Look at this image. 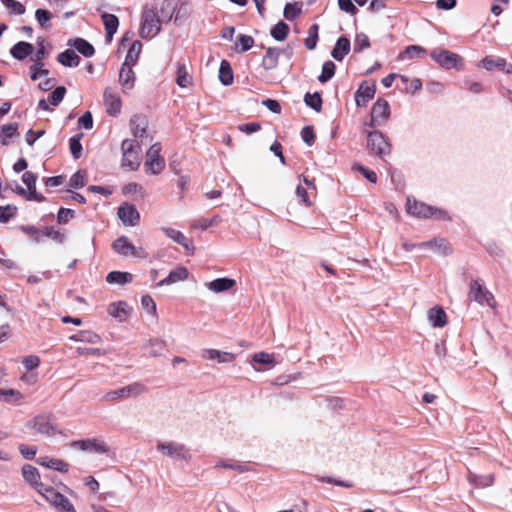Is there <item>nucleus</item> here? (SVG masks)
Returning <instances> with one entry per match:
<instances>
[{
    "instance_id": "obj_1",
    "label": "nucleus",
    "mask_w": 512,
    "mask_h": 512,
    "mask_svg": "<svg viewBox=\"0 0 512 512\" xmlns=\"http://www.w3.org/2000/svg\"><path fill=\"white\" fill-rule=\"evenodd\" d=\"M34 433L48 438H66V432L59 428L55 422V418L50 413H43L35 416L29 423Z\"/></svg>"
},
{
    "instance_id": "obj_2",
    "label": "nucleus",
    "mask_w": 512,
    "mask_h": 512,
    "mask_svg": "<svg viewBox=\"0 0 512 512\" xmlns=\"http://www.w3.org/2000/svg\"><path fill=\"white\" fill-rule=\"evenodd\" d=\"M161 31V20L156 8L145 6L141 14L139 35L143 39H152Z\"/></svg>"
},
{
    "instance_id": "obj_3",
    "label": "nucleus",
    "mask_w": 512,
    "mask_h": 512,
    "mask_svg": "<svg viewBox=\"0 0 512 512\" xmlns=\"http://www.w3.org/2000/svg\"><path fill=\"white\" fill-rule=\"evenodd\" d=\"M122 165L130 170H136L141 161V147L137 140L125 139L121 145Z\"/></svg>"
},
{
    "instance_id": "obj_4",
    "label": "nucleus",
    "mask_w": 512,
    "mask_h": 512,
    "mask_svg": "<svg viewBox=\"0 0 512 512\" xmlns=\"http://www.w3.org/2000/svg\"><path fill=\"white\" fill-rule=\"evenodd\" d=\"M145 386L141 383L135 382L127 386L107 391L103 395L105 402L123 401L129 398L137 397L145 392Z\"/></svg>"
},
{
    "instance_id": "obj_5",
    "label": "nucleus",
    "mask_w": 512,
    "mask_h": 512,
    "mask_svg": "<svg viewBox=\"0 0 512 512\" xmlns=\"http://www.w3.org/2000/svg\"><path fill=\"white\" fill-rule=\"evenodd\" d=\"M161 146L153 144L146 152L144 171L148 175H158L165 168V159L160 155Z\"/></svg>"
},
{
    "instance_id": "obj_6",
    "label": "nucleus",
    "mask_w": 512,
    "mask_h": 512,
    "mask_svg": "<svg viewBox=\"0 0 512 512\" xmlns=\"http://www.w3.org/2000/svg\"><path fill=\"white\" fill-rule=\"evenodd\" d=\"M41 495L52 506H54L58 512H77L69 499L55 490L53 487L47 486Z\"/></svg>"
},
{
    "instance_id": "obj_7",
    "label": "nucleus",
    "mask_w": 512,
    "mask_h": 512,
    "mask_svg": "<svg viewBox=\"0 0 512 512\" xmlns=\"http://www.w3.org/2000/svg\"><path fill=\"white\" fill-rule=\"evenodd\" d=\"M469 297L481 305H487L492 309L496 307V300L493 294L489 292L478 280L471 282Z\"/></svg>"
},
{
    "instance_id": "obj_8",
    "label": "nucleus",
    "mask_w": 512,
    "mask_h": 512,
    "mask_svg": "<svg viewBox=\"0 0 512 512\" xmlns=\"http://www.w3.org/2000/svg\"><path fill=\"white\" fill-rule=\"evenodd\" d=\"M115 252L124 257L146 258L147 253L144 248L134 246L127 237H120L112 245Z\"/></svg>"
},
{
    "instance_id": "obj_9",
    "label": "nucleus",
    "mask_w": 512,
    "mask_h": 512,
    "mask_svg": "<svg viewBox=\"0 0 512 512\" xmlns=\"http://www.w3.org/2000/svg\"><path fill=\"white\" fill-rule=\"evenodd\" d=\"M431 58L446 69L460 68L463 65V60L460 55L444 49L433 50L431 52Z\"/></svg>"
},
{
    "instance_id": "obj_10",
    "label": "nucleus",
    "mask_w": 512,
    "mask_h": 512,
    "mask_svg": "<svg viewBox=\"0 0 512 512\" xmlns=\"http://www.w3.org/2000/svg\"><path fill=\"white\" fill-rule=\"evenodd\" d=\"M36 176L32 172H25L22 176L23 183L27 186V189H24L20 186L16 188V192L23 196L26 200L29 201H43L44 197L37 193L36 191Z\"/></svg>"
},
{
    "instance_id": "obj_11",
    "label": "nucleus",
    "mask_w": 512,
    "mask_h": 512,
    "mask_svg": "<svg viewBox=\"0 0 512 512\" xmlns=\"http://www.w3.org/2000/svg\"><path fill=\"white\" fill-rule=\"evenodd\" d=\"M368 149L380 157H385L391 152V145L380 132H370L367 139Z\"/></svg>"
},
{
    "instance_id": "obj_12",
    "label": "nucleus",
    "mask_w": 512,
    "mask_h": 512,
    "mask_svg": "<svg viewBox=\"0 0 512 512\" xmlns=\"http://www.w3.org/2000/svg\"><path fill=\"white\" fill-rule=\"evenodd\" d=\"M103 102L108 115L116 117L121 113L122 100L118 93L110 88L105 89L103 94Z\"/></svg>"
},
{
    "instance_id": "obj_13",
    "label": "nucleus",
    "mask_w": 512,
    "mask_h": 512,
    "mask_svg": "<svg viewBox=\"0 0 512 512\" xmlns=\"http://www.w3.org/2000/svg\"><path fill=\"white\" fill-rule=\"evenodd\" d=\"M390 115L389 104L387 101L379 99L373 105L371 110L370 126L376 127L384 124Z\"/></svg>"
},
{
    "instance_id": "obj_14",
    "label": "nucleus",
    "mask_w": 512,
    "mask_h": 512,
    "mask_svg": "<svg viewBox=\"0 0 512 512\" xmlns=\"http://www.w3.org/2000/svg\"><path fill=\"white\" fill-rule=\"evenodd\" d=\"M70 446L80 451H93L100 454L107 453L109 450L105 442L97 439L76 440L73 441Z\"/></svg>"
},
{
    "instance_id": "obj_15",
    "label": "nucleus",
    "mask_w": 512,
    "mask_h": 512,
    "mask_svg": "<svg viewBox=\"0 0 512 512\" xmlns=\"http://www.w3.org/2000/svg\"><path fill=\"white\" fill-rule=\"evenodd\" d=\"M131 311V307L125 301L112 302L107 307L108 314L119 322L128 320Z\"/></svg>"
},
{
    "instance_id": "obj_16",
    "label": "nucleus",
    "mask_w": 512,
    "mask_h": 512,
    "mask_svg": "<svg viewBox=\"0 0 512 512\" xmlns=\"http://www.w3.org/2000/svg\"><path fill=\"white\" fill-rule=\"evenodd\" d=\"M22 475L26 482H28L36 491L41 494L47 485L40 481V474L37 468L32 465H24L22 468Z\"/></svg>"
},
{
    "instance_id": "obj_17",
    "label": "nucleus",
    "mask_w": 512,
    "mask_h": 512,
    "mask_svg": "<svg viewBox=\"0 0 512 512\" xmlns=\"http://www.w3.org/2000/svg\"><path fill=\"white\" fill-rule=\"evenodd\" d=\"M118 217L125 224L134 226L140 219L139 212L132 204L124 203L118 208Z\"/></svg>"
},
{
    "instance_id": "obj_18",
    "label": "nucleus",
    "mask_w": 512,
    "mask_h": 512,
    "mask_svg": "<svg viewBox=\"0 0 512 512\" xmlns=\"http://www.w3.org/2000/svg\"><path fill=\"white\" fill-rule=\"evenodd\" d=\"M37 463L40 466L58 471L60 473H67L70 469V465L68 462H66L63 459L55 457L41 456L37 459Z\"/></svg>"
},
{
    "instance_id": "obj_19",
    "label": "nucleus",
    "mask_w": 512,
    "mask_h": 512,
    "mask_svg": "<svg viewBox=\"0 0 512 512\" xmlns=\"http://www.w3.org/2000/svg\"><path fill=\"white\" fill-rule=\"evenodd\" d=\"M407 212L416 217H431L434 215L433 208L415 199H407Z\"/></svg>"
},
{
    "instance_id": "obj_20",
    "label": "nucleus",
    "mask_w": 512,
    "mask_h": 512,
    "mask_svg": "<svg viewBox=\"0 0 512 512\" xmlns=\"http://www.w3.org/2000/svg\"><path fill=\"white\" fill-rule=\"evenodd\" d=\"M376 92V86L374 83L363 82L356 94L355 103L357 106H365L369 100H371Z\"/></svg>"
},
{
    "instance_id": "obj_21",
    "label": "nucleus",
    "mask_w": 512,
    "mask_h": 512,
    "mask_svg": "<svg viewBox=\"0 0 512 512\" xmlns=\"http://www.w3.org/2000/svg\"><path fill=\"white\" fill-rule=\"evenodd\" d=\"M162 231L174 242L180 244L190 254L194 252L192 240L187 238L182 232L175 230L173 228H162Z\"/></svg>"
},
{
    "instance_id": "obj_22",
    "label": "nucleus",
    "mask_w": 512,
    "mask_h": 512,
    "mask_svg": "<svg viewBox=\"0 0 512 512\" xmlns=\"http://www.w3.org/2000/svg\"><path fill=\"white\" fill-rule=\"evenodd\" d=\"M201 356L205 360L217 361L218 363L231 362L235 358L234 354L232 353L216 349H205L202 351Z\"/></svg>"
},
{
    "instance_id": "obj_23",
    "label": "nucleus",
    "mask_w": 512,
    "mask_h": 512,
    "mask_svg": "<svg viewBox=\"0 0 512 512\" xmlns=\"http://www.w3.org/2000/svg\"><path fill=\"white\" fill-rule=\"evenodd\" d=\"M236 282L231 278H217L205 284L213 293L225 292L232 289Z\"/></svg>"
},
{
    "instance_id": "obj_24",
    "label": "nucleus",
    "mask_w": 512,
    "mask_h": 512,
    "mask_svg": "<svg viewBox=\"0 0 512 512\" xmlns=\"http://www.w3.org/2000/svg\"><path fill=\"white\" fill-rule=\"evenodd\" d=\"M134 72L132 65L123 64L119 72V82L123 87V91L131 90L134 86Z\"/></svg>"
},
{
    "instance_id": "obj_25",
    "label": "nucleus",
    "mask_w": 512,
    "mask_h": 512,
    "mask_svg": "<svg viewBox=\"0 0 512 512\" xmlns=\"http://www.w3.org/2000/svg\"><path fill=\"white\" fill-rule=\"evenodd\" d=\"M189 276V271L185 267H177L176 269L172 270L169 275L161 280L158 285L164 286V285H171L175 284L177 282L185 281Z\"/></svg>"
},
{
    "instance_id": "obj_26",
    "label": "nucleus",
    "mask_w": 512,
    "mask_h": 512,
    "mask_svg": "<svg viewBox=\"0 0 512 512\" xmlns=\"http://www.w3.org/2000/svg\"><path fill=\"white\" fill-rule=\"evenodd\" d=\"M427 318L433 327H443L447 323L446 313L439 306L429 309L427 312Z\"/></svg>"
},
{
    "instance_id": "obj_27",
    "label": "nucleus",
    "mask_w": 512,
    "mask_h": 512,
    "mask_svg": "<svg viewBox=\"0 0 512 512\" xmlns=\"http://www.w3.org/2000/svg\"><path fill=\"white\" fill-rule=\"evenodd\" d=\"M34 51L32 44L24 41L16 43L10 50L11 55L17 60H24Z\"/></svg>"
},
{
    "instance_id": "obj_28",
    "label": "nucleus",
    "mask_w": 512,
    "mask_h": 512,
    "mask_svg": "<svg viewBox=\"0 0 512 512\" xmlns=\"http://www.w3.org/2000/svg\"><path fill=\"white\" fill-rule=\"evenodd\" d=\"M24 398L21 391L13 388H0V401L8 404H18Z\"/></svg>"
},
{
    "instance_id": "obj_29",
    "label": "nucleus",
    "mask_w": 512,
    "mask_h": 512,
    "mask_svg": "<svg viewBox=\"0 0 512 512\" xmlns=\"http://www.w3.org/2000/svg\"><path fill=\"white\" fill-rule=\"evenodd\" d=\"M102 20L105 26L106 38L110 42L118 29L119 20L114 14L109 13H104Z\"/></svg>"
},
{
    "instance_id": "obj_30",
    "label": "nucleus",
    "mask_w": 512,
    "mask_h": 512,
    "mask_svg": "<svg viewBox=\"0 0 512 512\" xmlns=\"http://www.w3.org/2000/svg\"><path fill=\"white\" fill-rule=\"evenodd\" d=\"M349 51L350 41L345 37H341L337 40L331 55L335 60L341 61L344 58V56L349 53Z\"/></svg>"
},
{
    "instance_id": "obj_31",
    "label": "nucleus",
    "mask_w": 512,
    "mask_h": 512,
    "mask_svg": "<svg viewBox=\"0 0 512 512\" xmlns=\"http://www.w3.org/2000/svg\"><path fill=\"white\" fill-rule=\"evenodd\" d=\"M131 130L136 138H143L147 131V120L141 116H134L130 121Z\"/></svg>"
},
{
    "instance_id": "obj_32",
    "label": "nucleus",
    "mask_w": 512,
    "mask_h": 512,
    "mask_svg": "<svg viewBox=\"0 0 512 512\" xmlns=\"http://www.w3.org/2000/svg\"><path fill=\"white\" fill-rule=\"evenodd\" d=\"M60 64L66 67H76L80 63V58L74 50L67 49L57 57Z\"/></svg>"
},
{
    "instance_id": "obj_33",
    "label": "nucleus",
    "mask_w": 512,
    "mask_h": 512,
    "mask_svg": "<svg viewBox=\"0 0 512 512\" xmlns=\"http://www.w3.org/2000/svg\"><path fill=\"white\" fill-rule=\"evenodd\" d=\"M70 46H73L79 53L85 57H91L95 53L94 47L82 38H76L69 42Z\"/></svg>"
},
{
    "instance_id": "obj_34",
    "label": "nucleus",
    "mask_w": 512,
    "mask_h": 512,
    "mask_svg": "<svg viewBox=\"0 0 512 512\" xmlns=\"http://www.w3.org/2000/svg\"><path fill=\"white\" fill-rule=\"evenodd\" d=\"M278 59L279 50L276 48H268L262 59V65L266 70H272L277 67Z\"/></svg>"
},
{
    "instance_id": "obj_35",
    "label": "nucleus",
    "mask_w": 512,
    "mask_h": 512,
    "mask_svg": "<svg viewBox=\"0 0 512 512\" xmlns=\"http://www.w3.org/2000/svg\"><path fill=\"white\" fill-rule=\"evenodd\" d=\"M106 281L109 284L123 285L132 281V274L128 272L112 271L106 276Z\"/></svg>"
},
{
    "instance_id": "obj_36",
    "label": "nucleus",
    "mask_w": 512,
    "mask_h": 512,
    "mask_svg": "<svg viewBox=\"0 0 512 512\" xmlns=\"http://www.w3.org/2000/svg\"><path fill=\"white\" fill-rule=\"evenodd\" d=\"M302 14V3L301 2H291L287 3L283 10V16L289 20L293 21L297 17Z\"/></svg>"
},
{
    "instance_id": "obj_37",
    "label": "nucleus",
    "mask_w": 512,
    "mask_h": 512,
    "mask_svg": "<svg viewBox=\"0 0 512 512\" xmlns=\"http://www.w3.org/2000/svg\"><path fill=\"white\" fill-rule=\"evenodd\" d=\"M219 80L223 85H230L233 82V71L228 61L222 60L219 68Z\"/></svg>"
},
{
    "instance_id": "obj_38",
    "label": "nucleus",
    "mask_w": 512,
    "mask_h": 512,
    "mask_svg": "<svg viewBox=\"0 0 512 512\" xmlns=\"http://www.w3.org/2000/svg\"><path fill=\"white\" fill-rule=\"evenodd\" d=\"M289 31L290 28L288 24L283 21H279L271 28L270 34L276 41H284L288 36Z\"/></svg>"
},
{
    "instance_id": "obj_39",
    "label": "nucleus",
    "mask_w": 512,
    "mask_h": 512,
    "mask_svg": "<svg viewBox=\"0 0 512 512\" xmlns=\"http://www.w3.org/2000/svg\"><path fill=\"white\" fill-rule=\"evenodd\" d=\"M192 13V8L187 1H182L179 3L175 10V23L181 24L185 21Z\"/></svg>"
},
{
    "instance_id": "obj_40",
    "label": "nucleus",
    "mask_w": 512,
    "mask_h": 512,
    "mask_svg": "<svg viewBox=\"0 0 512 512\" xmlns=\"http://www.w3.org/2000/svg\"><path fill=\"white\" fill-rule=\"evenodd\" d=\"M18 126L16 123L3 125L0 129V142L2 145H7L9 140L17 134Z\"/></svg>"
},
{
    "instance_id": "obj_41",
    "label": "nucleus",
    "mask_w": 512,
    "mask_h": 512,
    "mask_svg": "<svg viewBox=\"0 0 512 512\" xmlns=\"http://www.w3.org/2000/svg\"><path fill=\"white\" fill-rule=\"evenodd\" d=\"M141 50L142 44L139 41H134L128 50L124 64L134 65L139 58Z\"/></svg>"
},
{
    "instance_id": "obj_42",
    "label": "nucleus",
    "mask_w": 512,
    "mask_h": 512,
    "mask_svg": "<svg viewBox=\"0 0 512 512\" xmlns=\"http://www.w3.org/2000/svg\"><path fill=\"white\" fill-rule=\"evenodd\" d=\"M176 82L181 88H186L191 84V76L185 65H179L176 72Z\"/></svg>"
},
{
    "instance_id": "obj_43",
    "label": "nucleus",
    "mask_w": 512,
    "mask_h": 512,
    "mask_svg": "<svg viewBox=\"0 0 512 512\" xmlns=\"http://www.w3.org/2000/svg\"><path fill=\"white\" fill-rule=\"evenodd\" d=\"M399 78L404 84L403 90L407 93L414 94L422 88L420 79L414 78L409 80L408 77L404 75H400Z\"/></svg>"
},
{
    "instance_id": "obj_44",
    "label": "nucleus",
    "mask_w": 512,
    "mask_h": 512,
    "mask_svg": "<svg viewBox=\"0 0 512 512\" xmlns=\"http://www.w3.org/2000/svg\"><path fill=\"white\" fill-rule=\"evenodd\" d=\"M34 64L30 67V78L35 81L42 77H46L49 74V71L44 67V63L42 61H33Z\"/></svg>"
},
{
    "instance_id": "obj_45",
    "label": "nucleus",
    "mask_w": 512,
    "mask_h": 512,
    "mask_svg": "<svg viewBox=\"0 0 512 512\" xmlns=\"http://www.w3.org/2000/svg\"><path fill=\"white\" fill-rule=\"evenodd\" d=\"M254 45V39L249 35H239L236 42V50L245 52L250 50Z\"/></svg>"
},
{
    "instance_id": "obj_46",
    "label": "nucleus",
    "mask_w": 512,
    "mask_h": 512,
    "mask_svg": "<svg viewBox=\"0 0 512 512\" xmlns=\"http://www.w3.org/2000/svg\"><path fill=\"white\" fill-rule=\"evenodd\" d=\"M336 66L332 61H327L323 64L322 72L318 77L321 83H325L330 80L335 74Z\"/></svg>"
},
{
    "instance_id": "obj_47",
    "label": "nucleus",
    "mask_w": 512,
    "mask_h": 512,
    "mask_svg": "<svg viewBox=\"0 0 512 512\" xmlns=\"http://www.w3.org/2000/svg\"><path fill=\"white\" fill-rule=\"evenodd\" d=\"M252 359L254 362L267 365V366H274L275 364V356L274 354L266 353V352H258L255 353L252 356Z\"/></svg>"
},
{
    "instance_id": "obj_48",
    "label": "nucleus",
    "mask_w": 512,
    "mask_h": 512,
    "mask_svg": "<svg viewBox=\"0 0 512 512\" xmlns=\"http://www.w3.org/2000/svg\"><path fill=\"white\" fill-rule=\"evenodd\" d=\"M86 184V172L85 171H77L70 178L69 187L74 189H79L84 187Z\"/></svg>"
},
{
    "instance_id": "obj_49",
    "label": "nucleus",
    "mask_w": 512,
    "mask_h": 512,
    "mask_svg": "<svg viewBox=\"0 0 512 512\" xmlns=\"http://www.w3.org/2000/svg\"><path fill=\"white\" fill-rule=\"evenodd\" d=\"M425 50L417 45L408 46L400 55L399 58L402 60L412 59L418 55L424 54Z\"/></svg>"
},
{
    "instance_id": "obj_50",
    "label": "nucleus",
    "mask_w": 512,
    "mask_h": 512,
    "mask_svg": "<svg viewBox=\"0 0 512 512\" xmlns=\"http://www.w3.org/2000/svg\"><path fill=\"white\" fill-rule=\"evenodd\" d=\"M304 100H305L306 105L310 106L314 110H316V111H320L321 110L322 99H321L320 94H318V93H314V94L307 93L305 95Z\"/></svg>"
},
{
    "instance_id": "obj_51",
    "label": "nucleus",
    "mask_w": 512,
    "mask_h": 512,
    "mask_svg": "<svg viewBox=\"0 0 512 512\" xmlns=\"http://www.w3.org/2000/svg\"><path fill=\"white\" fill-rule=\"evenodd\" d=\"M125 195H139L143 197L145 195L144 188L138 183H128L122 189Z\"/></svg>"
},
{
    "instance_id": "obj_52",
    "label": "nucleus",
    "mask_w": 512,
    "mask_h": 512,
    "mask_svg": "<svg viewBox=\"0 0 512 512\" xmlns=\"http://www.w3.org/2000/svg\"><path fill=\"white\" fill-rule=\"evenodd\" d=\"M2 2L4 6L14 14L22 15L26 11L24 5L16 0H3Z\"/></svg>"
},
{
    "instance_id": "obj_53",
    "label": "nucleus",
    "mask_w": 512,
    "mask_h": 512,
    "mask_svg": "<svg viewBox=\"0 0 512 512\" xmlns=\"http://www.w3.org/2000/svg\"><path fill=\"white\" fill-rule=\"evenodd\" d=\"M318 40V25L313 24L309 29V36L305 40V45L308 49L312 50L316 47Z\"/></svg>"
},
{
    "instance_id": "obj_54",
    "label": "nucleus",
    "mask_w": 512,
    "mask_h": 512,
    "mask_svg": "<svg viewBox=\"0 0 512 512\" xmlns=\"http://www.w3.org/2000/svg\"><path fill=\"white\" fill-rule=\"evenodd\" d=\"M17 208L12 205L0 206V222L6 223L15 216Z\"/></svg>"
},
{
    "instance_id": "obj_55",
    "label": "nucleus",
    "mask_w": 512,
    "mask_h": 512,
    "mask_svg": "<svg viewBox=\"0 0 512 512\" xmlns=\"http://www.w3.org/2000/svg\"><path fill=\"white\" fill-rule=\"evenodd\" d=\"M338 7L342 12H345L351 16H355L358 12L356 6L353 4L352 0H338Z\"/></svg>"
},
{
    "instance_id": "obj_56",
    "label": "nucleus",
    "mask_w": 512,
    "mask_h": 512,
    "mask_svg": "<svg viewBox=\"0 0 512 512\" xmlns=\"http://www.w3.org/2000/svg\"><path fill=\"white\" fill-rule=\"evenodd\" d=\"M141 304L144 310H146L147 313L151 314L152 316H156L157 310H156V303L153 300V298L149 295H145L141 299Z\"/></svg>"
},
{
    "instance_id": "obj_57",
    "label": "nucleus",
    "mask_w": 512,
    "mask_h": 512,
    "mask_svg": "<svg viewBox=\"0 0 512 512\" xmlns=\"http://www.w3.org/2000/svg\"><path fill=\"white\" fill-rule=\"evenodd\" d=\"M504 65H505V60L504 59H502V58L494 59L491 56L485 57L480 62V66L485 68V69H487V70L492 69V67H494V66H504Z\"/></svg>"
},
{
    "instance_id": "obj_58",
    "label": "nucleus",
    "mask_w": 512,
    "mask_h": 512,
    "mask_svg": "<svg viewBox=\"0 0 512 512\" xmlns=\"http://www.w3.org/2000/svg\"><path fill=\"white\" fill-rule=\"evenodd\" d=\"M22 364L27 371H31L39 367L40 358L36 355H29L23 358Z\"/></svg>"
},
{
    "instance_id": "obj_59",
    "label": "nucleus",
    "mask_w": 512,
    "mask_h": 512,
    "mask_svg": "<svg viewBox=\"0 0 512 512\" xmlns=\"http://www.w3.org/2000/svg\"><path fill=\"white\" fill-rule=\"evenodd\" d=\"M69 148L71 154L75 159H78L81 156L82 145L80 143V137L74 136L70 139Z\"/></svg>"
},
{
    "instance_id": "obj_60",
    "label": "nucleus",
    "mask_w": 512,
    "mask_h": 512,
    "mask_svg": "<svg viewBox=\"0 0 512 512\" xmlns=\"http://www.w3.org/2000/svg\"><path fill=\"white\" fill-rule=\"evenodd\" d=\"M353 170L361 173L369 182L376 183L377 175L374 171L369 170L362 165H354Z\"/></svg>"
},
{
    "instance_id": "obj_61",
    "label": "nucleus",
    "mask_w": 512,
    "mask_h": 512,
    "mask_svg": "<svg viewBox=\"0 0 512 512\" xmlns=\"http://www.w3.org/2000/svg\"><path fill=\"white\" fill-rule=\"evenodd\" d=\"M66 89L63 86L57 87L50 95L49 99L52 105L57 106L64 98Z\"/></svg>"
},
{
    "instance_id": "obj_62",
    "label": "nucleus",
    "mask_w": 512,
    "mask_h": 512,
    "mask_svg": "<svg viewBox=\"0 0 512 512\" xmlns=\"http://www.w3.org/2000/svg\"><path fill=\"white\" fill-rule=\"evenodd\" d=\"M369 46L370 42L368 36L363 33L357 34L355 39V50L360 52L368 48Z\"/></svg>"
},
{
    "instance_id": "obj_63",
    "label": "nucleus",
    "mask_w": 512,
    "mask_h": 512,
    "mask_svg": "<svg viewBox=\"0 0 512 512\" xmlns=\"http://www.w3.org/2000/svg\"><path fill=\"white\" fill-rule=\"evenodd\" d=\"M157 448L158 450L162 451L163 453L169 456L179 454V452L183 450L182 446H176L174 444H159Z\"/></svg>"
},
{
    "instance_id": "obj_64",
    "label": "nucleus",
    "mask_w": 512,
    "mask_h": 512,
    "mask_svg": "<svg viewBox=\"0 0 512 512\" xmlns=\"http://www.w3.org/2000/svg\"><path fill=\"white\" fill-rule=\"evenodd\" d=\"M21 231L35 242L40 240L41 232L35 226H22Z\"/></svg>"
}]
</instances>
